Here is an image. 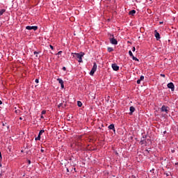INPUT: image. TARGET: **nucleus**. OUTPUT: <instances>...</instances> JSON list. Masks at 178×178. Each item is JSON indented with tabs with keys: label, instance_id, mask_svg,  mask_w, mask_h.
I'll list each match as a JSON object with an SVG mask.
<instances>
[{
	"label": "nucleus",
	"instance_id": "1",
	"mask_svg": "<svg viewBox=\"0 0 178 178\" xmlns=\"http://www.w3.org/2000/svg\"><path fill=\"white\" fill-rule=\"evenodd\" d=\"M83 56H84V54L81 53V54H80L75 53V54H74L73 56L76 57L78 58V62L79 63H82L83 62L82 58H83Z\"/></svg>",
	"mask_w": 178,
	"mask_h": 178
},
{
	"label": "nucleus",
	"instance_id": "2",
	"mask_svg": "<svg viewBox=\"0 0 178 178\" xmlns=\"http://www.w3.org/2000/svg\"><path fill=\"white\" fill-rule=\"evenodd\" d=\"M97 65L96 63H94L92 68V70L90 72V76H94V74H95V72L97 71Z\"/></svg>",
	"mask_w": 178,
	"mask_h": 178
},
{
	"label": "nucleus",
	"instance_id": "3",
	"mask_svg": "<svg viewBox=\"0 0 178 178\" xmlns=\"http://www.w3.org/2000/svg\"><path fill=\"white\" fill-rule=\"evenodd\" d=\"M167 87H168V88L170 89L172 92L175 90V85L172 82L168 83V84H167Z\"/></svg>",
	"mask_w": 178,
	"mask_h": 178
},
{
	"label": "nucleus",
	"instance_id": "4",
	"mask_svg": "<svg viewBox=\"0 0 178 178\" xmlns=\"http://www.w3.org/2000/svg\"><path fill=\"white\" fill-rule=\"evenodd\" d=\"M168 108V106L165 105H163V106H161V112H165V113H168L169 111Z\"/></svg>",
	"mask_w": 178,
	"mask_h": 178
},
{
	"label": "nucleus",
	"instance_id": "5",
	"mask_svg": "<svg viewBox=\"0 0 178 178\" xmlns=\"http://www.w3.org/2000/svg\"><path fill=\"white\" fill-rule=\"evenodd\" d=\"M26 29L29 31L33 30V31H35L36 30H38V26H28L26 27Z\"/></svg>",
	"mask_w": 178,
	"mask_h": 178
},
{
	"label": "nucleus",
	"instance_id": "6",
	"mask_svg": "<svg viewBox=\"0 0 178 178\" xmlns=\"http://www.w3.org/2000/svg\"><path fill=\"white\" fill-rule=\"evenodd\" d=\"M110 42L113 44H115V45L118 44V40H116V39H115V38H111Z\"/></svg>",
	"mask_w": 178,
	"mask_h": 178
},
{
	"label": "nucleus",
	"instance_id": "7",
	"mask_svg": "<svg viewBox=\"0 0 178 178\" xmlns=\"http://www.w3.org/2000/svg\"><path fill=\"white\" fill-rule=\"evenodd\" d=\"M112 68L113 70L115 71H118L119 70V66H118V65H116V63L112 64Z\"/></svg>",
	"mask_w": 178,
	"mask_h": 178
},
{
	"label": "nucleus",
	"instance_id": "8",
	"mask_svg": "<svg viewBox=\"0 0 178 178\" xmlns=\"http://www.w3.org/2000/svg\"><path fill=\"white\" fill-rule=\"evenodd\" d=\"M136 108L134 106H130L129 108V111H130V113H129V115H131L133 114V113H134Z\"/></svg>",
	"mask_w": 178,
	"mask_h": 178
},
{
	"label": "nucleus",
	"instance_id": "9",
	"mask_svg": "<svg viewBox=\"0 0 178 178\" xmlns=\"http://www.w3.org/2000/svg\"><path fill=\"white\" fill-rule=\"evenodd\" d=\"M154 33H155L154 35H155L156 40H159L161 39L160 34L157 32L156 30L154 31Z\"/></svg>",
	"mask_w": 178,
	"mask_h": 178
},
{
	"label": "nucleus",
	"instance_id": "10",
	"mask_svg": "<svg viewBox=\"0 0 178 178\" xmlns=\"http://www.w3.org/2000/svg\"><path fill=\"white\" fill-rule=\"evenodd\" d=\"M108 129L115 131V125H113V124H111V125H108Z\"/></svg>",
	"mask_w": 178,
	"mask_h": 178
},
{
	"label": "nucleus",
	"instance_id": "11",
	"mask_svg": "<svg viewBox=\"0 0 178 178\" xmlns=\"http://www.w3.org/2000/svg\"><path fill=\"white\" fill-rule=\"evenodd\" d=\"M6 12V9L5 8L0 9V16H2L3 13H5Z\"/></svg>",
	"mask_w": 178,
	"mask_h": 178
},
{
	"label": "nucleus",
	"instance_id": "12",
	"mask_svg": "<svg viewBox=\"0 0 178 178\" xmlns=\"http://www.w3.org/2000/svg\"><path fill=\"white\" fill-rule=\"evenodd\" d=\"M136 11L135 10H131L129 11V15L134 16L136 14Z\"/></svg>",
	"mask_w": 178,
	"mask_h": 178
},
{
	"label": "nucleus",
	"instance_id": "13",
	"mask_svg": "<svg viewBox=\"0 0 178 178\" xmlns=\"http://www.w3.org/2000/svg\"><path fill=\"white\" fill-rule=\"evenodd\" d=\"M57 81H58V83H60V85L64 84V81H63L62 79H57Z\"/></svg>",
	"mask_w": 178,
	"mask_h": 178
},
{
	"label": "nucleus",
	"instance_id": "14",
	"mask_svg": "<svg viewBox=\"0 0 178 178\" xmlns=\"http://www.w3.org/2000/svg\"><path fill=\"white\" fill-rule=\"evenodd\" d=\"M77 106L79 107H81L83 106V104L81 101H77Z\"/></svg>",
	"mask_w": 178,
	"mask_h": 178
},
{
	"label": "nucleus",
	"instance_id": "15",
	"mask_svg": "<svg viewBox=\"0 0 178 178\" xmlns=\"http://www.w3.org/2000/svg\"><path fill=\"white\" fill-rule=\"evenodd\" d=\"M107 50H108V52H111V51H113V48H112V47H108V48L107 49Z\"/></svg>",
	"mask_w": 178,
	"mask_h": 178
},
{
	"label": "nucleus",
	"instance_id": "16",
	"mask_svg": "<svg viewBox=\"0 0 178 178\" xmlns=\"http://www.w3.org/2000/svg\"><path fill=\"white\" fill-rule=\"evenodd\" d=\"M43 133H44V129H41V131H40L39 132V135L41 136V135H42Z\"/></svg>",
	"mask_w": 178,
	"mask_h": 178
},
{
	"label": "nucleus",
	"instance_id": "17",
	"mask_svg": "<svg viewBox=\"0 0 178 178\" xmlns=\"http://www.w3.org/2000/svg\"><path fill=\"white\" fill-rule=\"evenodd\" d=\"M41 136L40 135H38V138H35V140H40L41 139Z\"/></svg>",
	"mask_w": 178,
	"mask_h": 178
},
{
	"label": "nucleus",
	"instance_id": "18",
	"mask_svg": "<svg viewBox=\"0 0 178 178\" xmlns=\"http://www.w3.org/2000/svg\"><path fill=\"white\" fill-rule=\"evenodd\" d=\"M144 79H145V76H141L139 80L140 81H143L144 80Z\"/></svg>",
	"mask_w": 178,
	"mask_h": 178
},
{
	"label": "nucleus",
	"instance_id": "19",
	"mask_svg": "<svg viewBox=\"0 0 178 178\" xmlns=\"http://www.w3.org/2000/svg\"><path fill=\"white\" fill-rule=\"evenodd\" d=\"M129 54L130 56H133V54H132L131 51H129Z\"/></svg>",
	"mask_w": 178,
	"mask_h": 178
},
{
	"label": "nucleus",
	"instance_id": "20",
	"mask_svg": "<svg viewBox=\"0 0 178 178\" xmlns=\"http://www.w3.org/2000/svg\"><path fill=\"white\" fill-rule=\"evenodd\" d=\"M45 114H46V111L45 110L42 111V115H45Z\"/></svg>",
	"mask_w": 178,
	"mask_h": 178
},
{
	"label": "nucleus",
	"instance_id": "21",
	"mask_svg": "<svg viewBox=\"0 0 178 178\" xmlns=\"http://www.w3.org/2000/svg\"><path fill=\"white\" fill-rule=\"evenodd\" d=\"M133 60H136V61H139V60L136 57H134V58H133Z\"/></svg>",
	"mask_w": 178,
	"mask_h": 178
},
{
	"label": "nucleus",
	"instance_id": "22",
	"mask_svg": "<svg viewBox=\"0 0 178 178\" xmlns=\"http://www.w3.org/2000/svg\"><path fill=\"white\" fill-rule=\"evenodd\" d=\"M140 79H138V81H137V84H138V85H140Z\"/></svg>",
	"mask_w": 178,
	"mask_h": 178
},
{
	"label": "nucleus",
	"instance_id": "23",
	"mask_svg": "<svg viewBox=\"0 0 178 178\" xmlns=\"http://www.w3.org/2000/svg\"><path fill=\"white\" fill-rule=\"evenodd\" d=\"M39 53H40V52L35 51V52H34V54H36V57H38V54Z\"/></svg>",
	"mask_w": 178,
	"mask_h": 178
},
{
	"label": "nucleus",
	"instance_id": "24",
	"mask_svg": "<svg viewBox=\"0 0 178 178\" xmlns=\"http://www.w3.org/2000/svg\"><path fill=\"white\" fill-rule=\"evenodd\" d=\"M61 85V88L62 89H64L65 88V86H64V83H63V84H60Z\"/></svg>",
	"mask_w": 178,
	"mask_h": 178
},
{
	"label": "nucleus",
	"instance_id": "25",
	"mask_svg": "<svg viewBox=\"0 0 178 178\" xmlns=\"http://www.w3.org/2000/svg\"><path fill=\"white\" fill-rule=\"evenodd\" d=\"M35 81L36 83H39V79H36Z\"/></svg>",
	"mask_w": 178,
	"mask_h": 178
},
{
	"label": "nucleus",
	"instance_id": "26",
	"mask_svg": "<svg viewBox=\"0 0 178 178\" xmlns=\"http://www.w3.org/2000/svg\"><path fill=\"white\" fill-rule=\"evenodd\" d=\"M62 52H63L62 51H58V53H57V55H60Z\"/></svg>",
	"mask_w": 178,
	"mask_h": 178
},
{
	"label": "nucleus",
	"instance_id": "27",
	"mask_svg": "<svg viewBox=\"0 0 178 178\" xmlns=\"http://www.w3.org/2000/svg\"><path fill=\"white\" fill-rule=\"evenodd\" d=\"M6 125V122H2V126L5 127Z\"/></svg>",
	"mask_w": 178,
	"mask_h": 178
},
{
	"label": "nucleus",
	"instance_id": "28",
	"mask_svg": "<svg viewBox=\"0 0 178 178\" xmlns=\"http://www.w3.org/2000/svg\"><path fill=\"white\" fill-rule=\"evenodd\" d=\"M160 76H161V77H165V75L164 74H160Z\"/></svg>",
	"mask_w": 178,
	"mask_h": 178
},
{
	"label": "nucleus",
	"instance_id": "29",
	"mask_svg": "<svg viewBox=\"0 0 178 178\" xmlns=\"http://www.w3.org/2000/svg\"><path fill=\"white\" fill-rule=\"evenodd\" d=\"M135 50H136V48L134 47L133 49H132V51H135Z\"/></svg>",
	"mask_w": 178,
	"mask_h": 178
},
{
	"label": "nucleus",
	"instance_id": "30",
	"mask_svg": "<svg viewBox=\"0 0 178 178\" xmlns=\"http://www.w3.org/2000/svg\"><path fill=\"white\" fill-rule=\"evenodd\" d=\"M63 70L65 71V70H66V67H63Z\"/></svg>",
	"mask_w": 178,
	"mask_h": 178
},
{
	"label": "nucleus",
	"instance_id": "31",
	"mask_svg": "<svg viewBox=\"0 0 178 178\" xmlns=\"http://www.w3.org/2000/svg\"><path fill=\"white\" fill-rule=\"evenodd\" d=\"M50 47L51 49H54V47L52 45H50Z\"/></svg>",
	"mask_w": 178,
	"mask_h": 178
},
{
	"label": "nucleus",
	"instance_id": "32",
	"mask_svg": "<svg viewBox=\"0 0 178 178\" xmlns=\"http://www.w3.org/2000/svg\"><path fill=\"white\" fill-rule=\"evenodd\" d=\"M132 57V58L134 59V56L132 54V56H131Z\"/></svg>",
	"mask_w": 178,
	"mask_h": 178
},
{
	"label": "nucleus",
	"instance_id": "33",
	"mask_svg": "<svg viewBox=\"0 0 178 178\" xmlns=\"http://www.w3.org/2000/svg\"><path fill=\"white\" fill-rule=\"evenodd\" d=\"M132 57V58L134 59V56L132 54V56H131Z\"/></svg>",
	"mask_w": 178,
	"mask_h": 178
},
{
	"label": "nucleus",
	"instance_id": "34",
	"mask_svg": "<svg viewBox=\"0 0 178 178\" xmlns=\"http://www.w3.org/2000/svg\"><path fill=\"white\" fill-rule=\"evenodd\" d=\"M132 57V58L134 59V56L132 54V56H131Z\"/></svg>",
	"mask_w": 178,
	"mask_h": 178
},
{
	"label": "nucleus",
	"instance_id": "35",
	"mask_svg": "<svg viewBox=\"0 0 178 178\" xmlns=\"http://www.w3.org/2000/svg\"><path fill=\"white\" fill-rule=\"evenodd\" d=\"M0 157L2 158V154L0 152Z\"/></svg>",
	"mask_w": 178,
	"mask_h": 178
},
{
	"label": "nucleus",
	"instance_id": "36",
	"mask_svg": "<svg viewBox=\"0 0 178 178\" xmlns=\"http://www.w3.org/2000/svg\"><path fill=\"white\" fill-rule=\"evenodd\" d=\"M41 118H42V119H43V118H44V116H43L42 115H41Z\"/></svg>",
	"mask_w": 178,
	"mask_h": 178
},
{
	"label": "nucleus",
	"instance_id": "37",
	"mask_svg": "<svg viewBox=\"0 0 178 178\" xmlns=\"http://www.w3.org/2000/svg\"><path fill=\"white\" fill-rule=\"evenodd\" d=\"M145 152H148V153L149 152V150H147V149H146V150H145Z\"/></svg>",
	"mask_w": 178,
	"mask_h": 178
},
{
	"label": "nucleus",
	"instance_id": "38",
	"mask_svg": "<svg viewBox=\"0 0 178 178\" xmlns=\"http://www.w3.org/2000/svg\"><path fill=\"white\" fill-rule=\"evenodd\" d=\"M28 162H29V164H30V163H31V161H30V160H29V161H28Z\"/></svg>",
	"mask_w": 178,
	"mask_h": 178
},
{
	"label": "nucleus",
	"instance_id": "39",
	"mask_svg": "<svg viewBox=\"0 0 178 178\" xmlns=\"http://www.w3.org/2000/svg\"><path fill=\"white\" fill-rule=\"evenodd\" d=\"M2 104V101L0 100V105Z\"/></svg>",
	"mask_w": 178,
	"mask_h": 178
},
{
	"label": "nucleus",
	"instance_id": "40",
	"mask_svg": "<svg viewBox=\"0 0 178 178\" xmlns=\"http://www.w3.org/2000/svg\"><path fill=\"white\" fill-rule=\"evenodd\" d=\"M61 105H62V104H60V105H58V107H60V106H61Z\"/></svg>",
	"mask_w": 178,
	"mask_h": 178
},
{
	"label": "nucleus",
	"instance_id": "41",
	"mask_svg": "<svg viewBox=\"0 0 178 178\" xmlns=\"http://www.w3.org/2000/svg\"><path fill=\"white\" fill-rule=\"evenodd\" d=\"M41 152H44V149H41Z\"/></svg>",
	"mask_w": 178,
	"mask_h": 178
},
{
	"label": "nucleus",
	"instance_id": "42",
	"mask_svg": "<svg viewBox=\"0 0 178 178\" xmlns=\"http://www.w3.org/2000/svg\"><path fill=\"white\" fill-rule=\"evenodd\" d=\"M175 165H177V167H178V163H176Z\"/></svg>",
	"mask_w": 178,
	"mask_h": 178
},
{
	"label": "nucleus",
	"instance_id": "43",
	"mask_svg": "<svg viewBox=\"0 0 178 178\" xmlns=\"http://www.w3.org/2000/svg\"><path fill=\"white\" fill-rule=\"evenodd\" d=\"M115 154L118 155V153L116 152H115Z\"/></svg>",
	"mask_w": 178,
	"mask_h": 178
},
{
	"label": "nucleus",
	"instance_id": "44",
	"mask_svg": "<svg viewBox=\"0 0 178 178\" xmlns=\"http://www.w3.org/2000/svg\"><path fill=\"white\" fill-rule=\"evenodd\" d=\"M163 24V22H160V24Z\"/></svg>",
	"mask_w": 178,
	"mask_h": 178
},
{
	"label": "nucleus",
	"instance_id": "45",
	"mask_svg": "<svg viewBox=\"0 0 178 178\" xmlns=\"http://www.w3.org/2000/svg\"><path fill=\"white\" fill-rule=\"evenodd\" d=\"M136 177L135 176H133L132 178H135Z\"/></svg>",
	"mask_w": 178,
	"mask_h": 178
},
{
	"label": "nucleus",
	"instance_id": "46",
	"mask_svg": "<svg viewBox=\"0 0 178 178\" xmlns=\"http://www.w3.org/2000/svg\"><path fill=\"white\" fill-rule=\"evenodd\" d=\"M19 119H20V120H22V118L21 117L19 118Z\"/></svg>",
	"mask_w": 178,
	"mask_h": 178
},
{
	"label": "nucleus",
	"instance_id": "47",
	"mask_svg": "<svg viewBox=\"0 0 178 178\" xmlns=\"http://www.w3.org/2000/svg\"><path fill=\"white\" fill-rule=\"evenodd\" d=\"M167 176H169V175H168V174H167Z\"/></svg>",
	"mask_w": 178,
	"mask_h": 178
},
{
	"label": "nucleus",
	"instance_id": "48",
	"mask_svg": "<svg viewBox=\"0 0 178 178\" xmlns=\"http://www.w3.org/2000/svg\"><path fill=\"white\" fill-rule=\"evenodd\" d=\"M150 1H152V0H149Z\"/></svg>",
	"mask_w": 178,
	"mask_h": 178
},
{
	"label": "nucleus",
	"instance_id": "49",
	"mask_svg": "<svg viewBox=\"0 0 178 178\" xmlns=\"http://www.w3.org/2000/svg\"><path fill=\"white\" fill-rule=\"evenodd\" d=\"M109 1H111V0H108Z\"/></svg>",
	"mask_w": 178,
	"mask_h": 178
},
{
	"label": "nucleus",
	"instance_id": "50",
	"mask_svg": "<svg viewBox=\"0 0 178 178\" xmlns=\"http://www.w3.org/2000/svg\"><path fill=\"white\" fill-rule=\"evenodd\" d=\"M177 38H178V34H177Z\"/></svg>",
	"mask_w": 178,
	"mask_h": 178
}]
</instances>
